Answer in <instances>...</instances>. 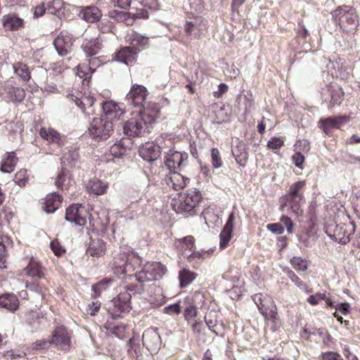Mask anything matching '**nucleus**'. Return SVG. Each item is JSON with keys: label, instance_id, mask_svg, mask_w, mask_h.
<instances>
[{"label": "nucleus", "instance_id": "nucleus-1", "mask_svg": "<svg viewBox=\"0 0 360 360\" xmlns=\"http://www.w3.org/2000/svg\"><path fill=\"white\" fill-rule=\"evenodd\" d=\"M160 117V108L156 103H148L147 108L141 110L139 115L127 120L123 131L125 135L130 137L142 136L149 132V127Z\"/></svg>", "mask_w": 360, "mask_h": 360}, {"label": "nucleus", "instance_id": "nucleus-2", "mask_svg": "<svg viewBox=\"0 0 360 360\" xmlns=\"http://www.w3.org/2000/svg\"><path fill=\"white\" fill-rule=\"evenodd\" d=\"M141 258L134 252H120L115 256L110 263V266L115 275L118 277L133 272L141 266Z\"/></svg>", "mask_w": 360, "mask_h": 360}, {"label": "nucleus", "instance_id": "nucleus-3", "mask_svg": "<svg viewBox=\"0 0 360 360\" xmlns=\"http://www.w3.org/2000/svg\"><path fill=\"white\" fill-rule=\"evenodd\" d=\"M334 21L346 32H353L359 25L355 9L347 6H338L331 13Z\"/></svg>", "mask_w": 360, "mask_h": 360}, {"label": "nucleus", "instance_id": "nucleus-4", "mask_svg": "<svg viewBox=\"0 0 360 360\" xmlns=\"http://www.w3.org/2000/svg\"><path fill=\"white\" fill-rule=\"evenodd\" d=\"M165 265L157 262H148L134 274L137 282H151L160 279L166 273Z\"/></svg>", "mask_w": 360, "mask_h": 360}, {"label": "nucleus", "instance_id": "nucleus-5", "mask_svg": "<svg viewBox=\"0 0 360 360\" xmlns=\"http://www.w3.org/2000/svg\"><path fill=\"white\" fill-rule=\"evenodd\" d=\"M202 199L200 192L194 188L179 196V200L173 203V209L177 213H191Z\"/></svg>", "mask_w": 360, "mask_h": 360}, {"label": "nucleus", "instance_id": "nucleus-6", "mask_svg": "<svg viewBox=\"0 0 360 360\" xmlns=\"http://www.w3.org/2000/svg\"><path fill=\"white\" fill-rule=\"evenodd\" d=\"M114 131L112 120L103 117H95L89 128L90 136L98 141L108 139Z\"/></svg>", "mask_w": 360, "mask_h": 360}, {"label": "nucleus", "instance_id": "nucleus-7", "mask_svg": "<svg viewBox=\"0 0 360 360\" xmlns=\"http://www.w3.org/2000/svg\"><path fill=\"white\" fill-rule=\"evenodd\" d=\"M171 144L169 139L165 140L162 135L155 139V143H147L139 150L140 155L146 161L152 162L158 158L161 151Z\"/></svg>", "mask_w": 360, "mask_h": 360}, {"label": "nucleus", "instance_id": "nucleus-8", "mask_svg": "<svg viewBox=\"0 0 360 360\" xmlns=\"http://www.w3.org/2000/svg\"><path fill=\"white\" fill-rule=\"evenodd\" d=\"M111 304L108 311L112 319H117L121 317L122 313H127L131 309L130 295L127 291H120L117 297L112 300Z\"/></svg>", "mask_w": 360, "mask_h": 360}, {"label": "nucleus", "instance_id": "nucleus-9", "mask_svg": "<svg viewBox=\"0 0 360 360\" xmlns=\"http://www.w3.org/2000/svg\"><path fill=\"white\" fill-rule=\"evenodd\" d=\"M321 94L323 101L329 104V108L340 105L343 101L344 92L337 84L326 85L322 88Z\"/></svg>", "mask_w": 360, "mask_h": 360}, {"label": "nucleus", "instance_id": "nucleus-10", "mask_svg": "<svg viewBox=\"0 0 360 360\" xmlns=\"http://www.w3.org/2000/svg\"><path fill=\"white\" fill-rule=\"evenodd\" d=\"M148 95L147 89L140 84H133L129 92L126 96V101L129 105L134 107L147 108L146 106V98Z\"/></svg>", "mask_w": 360, "mask_h": 360}, {"label": "nucleus", "instance_id": "nucleus-11", "mask_svg": "<svg viewBox=\"0 0 360 360\" xmlns=\"http://www.w3.org/2000/svg\"><path fill=\"white\" fill-rule=\"evenodd\" d=\"M0 96L6 102H22L25 97L23 88L13 86L11 82H6L0 88Z\"/></svg>", "mask_w": 360, "mask_h": 360}, {"label": "nucleus", "instance_id": "nucleus-12", "mask_svg": "<svg viewBox=\"0 0 360 360\" xmlns=\"http://www.w3.org/2000/svg\"><path fill=\"white\" fill-rule=\"evenodd\" d=\"M86 210L84 206L72 204L66 209L65 219L77 226H83L86 223Z\"/></svg>", "mask_w": 360, "mask_h": 360}, {"label": "nucleus", "instance_id": "nucleus-13", "mask_svg": "<svg viewBox=\"0 0 360 360\" xmlns=\"http://www.w3.org/2000/svg\"><path fill=\"white\" fill-rule=\"evenodd\" d=\"M355 229L356 226L354 221H349L348 224H340L335 227L333 234L330 235V237L345 245L349 241L350 236L354 234Z\"/></svg>", "mask_w": 360, "mask_h": 360}, {"label": "nucleus", "instance_id": "nucleus-14", "mask_svg": "<svg viewBox=\"0 0 360 360\" xmlns=\"http://www.w3.org/2000/svg\"><path fill=\"white\" fill-rule=\"evenodd\" d=\"M143 345L151 353H157L161 346V339L157 329L149 328L142 335Z\"/></svg>", "mask_w": 360, "mask_h": 360}, {"label": "nucleus", "instance_id": "nucleus-15", "mask_svg": "<svg viewBox=\"0 0 360 360\" xmlns=\"http://www.w3.org/2000/svg\"><path fill=\"white\" fill-rule=\"evenodd\" d=\"M53 45L58 53L64 56L73 51V39L67 32H61L55 39Z\"/></svg>", "mask_w": 360, "mask_h": 360}, {"label": "nucleus", "instance_id": "nucleus-16", "mask_svg": "<svg viewBox=\"0 0 360 360\" xmlns=\"http://www.w3.org/2000/svg\"><path fill=\"white\" fill-rule=\"evenodd\" d=\"M70 336L66 328L60 326L56 328L52 334L51 344L55 345L58 349L68 350L70 347Z\"/></svg>", "mask_w": 360, "mask_h": 360}, {"label": "nucleus", "instance_id": "nucleus-17", "mask_svg": "<svg viewBox=\"0 0 360 360\" xmlns=\"http://www.w3.org/2000/svg\"><path fill=\"white\" fill-rule=\"evenodd\" d=\"M165 165L172 172L176 169H180L184 162L187 160L188 155L174 150L165 152Z\"/></svg>", "mask_w": 360, "mask_h": 360}, {"label": "nucleus", "instance_id": "nucleus-18", "mask_svg": "<svg viewBox=\"0 0 360 360\" xmlns=\"http://www.w3.org/2000/svg\"><path fill=\"white\" fill-rule=\"evenodd\" d=\"M39 135L42 139L50 143L56 144L58 148L63 147L66 141V136L60 134L53 128L41 127Z\"/></svg>", "mask_w": 360, "mask_h": 360}, {"label": "nucleus", "instance_id": "nucleus-19", "mask_svg": "<svg viewBox=\"0 0 360 360\" xmlns=\"http://www.w3.org/2000/svg\"><path fill=\"white\" fill-rule=\"evenodd\" d=\"M139 53V49H136L134 46L129 45L128 46L121 48L117 52H116L114 59L117 61L129 65L136 60Z\"/></svg>", "mask_w": 360, "mask_h": 360}, {"label": "nucleus", "instance_id": "nucleus-20", "mask_svg": "<svg viewBox=\"0 0 360 360\" xmlns=\"http://www.w3.org/2000/svg\"><path fill=\"white\" fill-rule=\"evenodd\" d=\"M101 104L103 112L101 117L112 120V122L120 120V116L123 114V111L115 102L108 101Z\"/></svg>", "mask_w": 360, "mask_h": 360}, {"label": "nucleus", "instance_id": "nucleus-21", "mask_svg": "<svg viewBox=\"0 0 360 360\" xmlns=\"http://www.w3.org/2000/svg\"><path fill=\"white\" fill-rule=\"evenodd\" d=\"M348 121L347 116L328 117L325 119H321L319 123L323 131L328 134L332 128L339 129L340 126Z\"/></svg>", "mask_w": 360, "mask_h": 360}, {"label": "nucleus", "instance_id": "nucleus-22", "mask_svg": "<svg viewBox=\"0 0 360 360\" xmlns=\"http://www.w3.org/2000/svg\"><path fill=\"white\" fill-rule=\"evenodd\" d=\"M103 49L102 41L98 38L85 39L82 44V49L86 57L94 56Z\"/></svg>", "mask_w": 360, "mask_h": 360}, {"label": "nucleus", "instance_id": "nucleus-23", "mask_svg": "<svg viewBox=\"0 0 360 360\" xmlns=\"http://www.w3.org/2000/svg\"><path fill=\"white\" fill-rule=\"evenodd\" d=\"M63 201V197L58 193L54 192L48 194L45 198L44 210L47 213H54L60 206Z\"/></svg>", "mask_w": 360, "mask_h": 360}, {"label": "nucleus", "instance_id": "nucleus-24", "mask_svg": "<svg viewBox=\"0 0 360 360\" xmlns=\"http://www.w3.org/2000/svg\"><path fill=\"white\" fill-rule=\"evenodd\" d=\"M79 15L86 22L94 23L98 22L101 18L102 13L98 7L91 6L82 9Z\"/></svg>", "mask_w": 360, "mask_h": 360}, {"label": "nucleus", "instance_id": "nucleus-25", "mask_svg": "<svg viewBox=\"0 0 360 360\" xmlns=\"http://www.w3.org/2000/svg\"><path fill=\"white\" fill-rule=\"evenodd\" d=\"M188 179L184 178L180 173L175 171L171 172L169 176H167L165 181L169 187L174 190L179 191L186 185Z\"/></svg>", "mask_w": 360, "mask_h": 360}, {"label": "nucleus", "instance_id": "nucleus-26", "mask_svg": "<svg viewBox=\"0 0 360 360\" xmlns=\"http://www.w3.org/2000/svg\"><path fill=\"white\" fill-rule=\"evenodd\" d=\"M100 65V60L98 58H94L89 60V65H78L77 75L80 78H84L86 80L90 78L91 73L95 70V67Z\"/></svg>", "mask_w": 360, "mask_h": 360}, {"label": "nucleus", "instance_id": "nucleus-27", "mask_svg": "<svg viewBox=\"0 0 360 360\" xmlns=\"http://www.w3.org/2000/svg\"><path fill=\"white\" fill-rule=\"evenodd\" d=\"M232 155L240 167H244L246 165L248 156L244 143H239L234 146L232 148Z\"/></svg>", "mask_w": 360, "mask_h": 360}, {"label": "nucleus", "instance_id": "nucleus-28", "mask_svg": "<svg viewBox=\"0 0 360 360\" xmlns=\"http://www.w3.org/2000/svg\"><path fill=\"white\" fill-rule=\"evenodd\" d=\"M86 188L89 192L96 195H100L104 194L106 192L108 188V183L102 181L98 179L94 178L88 182Z\"/></svg>", "mask_w": 360, "mask_h": 360}, {"label": "nucleus", "instance_id": "nucleus-29", "mask_svg": "<svg viewBox=\"0 0 360 360\" xmlns=\"http://www.w3.org/2000/svg\"><path fill=\"white\" fill-rule=\"evenodd\" d=\"M3 25L7 30H18L23 25V20L14 14H9L4 16Z\"/></svg>", "mask_w": 360, "mask_h": 360}, {"label": "nucleus", "instance_id": "nucleus-30", "mask_svg": "<svg viewBox=\"0 0 360 360\" xmlns=\"http://www.w3.org/2000/svg\"><path fill=\"white\" fill-rule=\"evenodd\" d=\"M70 172L65 167H62L58 172L55 181V185L58 188L67 189L70 185Z\"/></svg>", "mask_w": 360, "mask_h": 360}, {"label": "nucleus", "instance_id": "nucleus-31", "mask_svg": "<svg viewBox=\"0 0 360 360\" xmlns=\"http://www.w3.org/2000/svg\"><path fill=\"white\" fill-rule=\"evenodd\" d=\"M19 305L17 297L12 294L0 296V306L10 311H15Z\"/></svg>", "mask_w": 360, "mask_h": 360}, {"label": "nucleus", "instance_id": "nucleus-32", "mask_svg": "<svg viewBox=\"0 0 360 360\" xmlns=\"http://www.w3.org/2000/svg\"><path fill=\"white\" fill-rule=\"evenodd\" d=\"M197 277V274L188 269H181L179 272V285L181 288L188 286Z\"/></svg>", "mask_w": 360, "mask_h": 360}, {"label": "nucleus", "instance_id": "nucleus-33", "mask_svg": "<svg viewBox=\"0 0 360 360\" xmlns=\"http://www.w3.org/2000/svg\"><path fill=\"white\" fill-rule=\"evenodd\" d=\"M6 155V159L1 165V171L4 173H11L15 169L18 158L14 152L7 153Z\"/></svg>", "mask_w": 360, "mask_h": 360}, {"label": "nucleus", "instance_id": "nucleus-34", "mask_svg": "<svg viewBox=\"0 0 360 360\" xmlns=\"http://www.w3.org/2000/svg\"><path fill=\"white\" fill-rule=\"evenodd\" d=\"M14 72L23 82H28L31 78V72L27 65L25 63L18 62L13 65Z\"/></svg>", "mask_w": 360, "mask_h": 360}, {"label": "nucleus", "instance_id": "nucleus-35", "mask_svg": "<svg viewBox=\"0 0 360 360\" xmlns=\"http://www.w3.org/2000/svg\"><path fill=\"white\" fill-rule=\"evenodd\" d=\"M105 243L101 240L92 241L87 249V254L91 257H101L105 252Z\"/></svg>", "mask_w": 360, "mask_h": 360}, {"label": "nucleus", "instance_id": "nucleus-36", "mask_svg": "<svg viewBox=\"0 0 360 360\" xmlns=\"http://www.w3.org/2000/svg\"><path fill=\"white\" fill-rule=\"evenodd\" d=\"M146 282H138L136 284H129L124 286L122 291H127L130 295V299L132 295H141L146 290Z\"/></svg>", "mask_w": 360, "mask_h": 360}, {"label": "nucleus", "instance_id": "nucleus-37", "mask_svg": "<svg viewBox=\"0 0 360 360\" xmlns=\"http://www.w3.org/2000/svg\"><path fill=\"white\" fill-rule=\"evenodd\" d=\"M302 199L303 195H295L292 197H283L282 200L289 204L292 212L299 214L300 212V202Z\"/></svg>", "mask_w": 360, "mask_h": 360}, {"label": "nucleus", "instance_id": "nucleus-38", "mask_svg": "<svg viewBox=\"0 0 360 360\" xmlns=\"http://www.w3.org/2000/svg\"><path fill=\"white\" fill-rule=\"evenodd\" d=\"M184 30L188 37L191 38H198L201 34V28L197 22H186Z\"/></svg>", "mask_w": 360, "mask_h": 360}, {"label": "nucleus", "instance_id": "nucleus-39", "mask_svg": "<svg viewBox=\"0 0 360 360\" xmlns=\"http://www.w3.org/2000/svg\"><path fill=\"white\" fill-rule=\"evenodd\" d=\"M112 280L110 278H104L101 281L94 284L91 286V290L94 292L93 297L94 298L100 297L102 292L105 290L112 283Z\"/></svg>", "mask_w": 360, "mask_h": 360}, {"label": "nucleus", "instance_id": "nucleus-40", "mask_svg": "<svg viewBox=\"0 0 360 360\" xmlns=\"http://www.w3.org/2000/svg\"><path fill=\"white\" fill-rule=\"evenodd\" d=\"M24 274L33 278H41L42 272L39 264L34 261H30L27 266L24 269Z\"/></svg>", "mask_w": 360, "mask_h": 360}, {"label": "nucleus", "instance_id": "nucleus-41", "mask_svg": "<svg viewBox=\"0 0 360 360\" xmlns=\"http://www.w3.org/2000/svg\"><path fill=\"white\" fill-rule=\"evenodd\" d=\"M286 274L288 278L293 282L300 290L309 293L312 291V289H309L307 285L297 276L295 272L290 269H288Z\"/></svg>", "mask_w": 360, "mask_h": 360}, {"label": "nucleus", "instance_id": "nucleus-42", "mask_svg": "<svg viewBox=\"0 0 360 360\" xmlns=\"http://www.w3.org/2000/svg\"><path fill=\"white\" fill-rule=\"evenodd\" d=\"M75 101L76 105L84 112L86 109L93 106L95 100L93 96L84 95L81 98H76Z\"/></svg>", "mask_w": 360, "mask_h": 360}, {"label": "nucleus", "instance_id": "nucleus-43", "mask_svg": "<svg viewBox=\"0 0 360 360\" xmlns=\"http://www.w3.org/2000/svg\"><path fill=\"white\" fill-rule=\"evenodd\" d=\"M130 45L136 49H139V52L144 49L148 44V38L138 34H134L132 38H130Z\"/></svg>", "mask_w": 360, "mask_h": 360}, {"label": "nucleus", "instance_id": "nucleus-44", "mask_svg": "<svg viewBox=\"0 0 360 360\" xmlns=\"http://www.w3.org/2000/svg\"><path fill=\"white\" fill-rule=\"evenodd\" d=\"M63 6L64 3L62 0H51L47 4V12L50 14L58 15Z\"/></svg>", "mask_w": 360, "mask_h": 360}, {"label": "nucleus", "instance_id": "nucleus-45", "mask_svg": "<svg viewBox=\"0 0 360 360\" xmlns=\"http://www.w3.org/2000/svg\"><path fill=\"white\" fill-rule=\"evenodd\" d=\"M290 264L298 271H304L308 268L307 261L300 257H293L290 259Z\"/></svg>", "mask_w": 360, "mask_h": 360}, {"label": "nucleus", "instance_id": "nucleus-46", "mask_svg": "<svg viewBox=\"0 0 360 360\" xmlns=\"http://www.w3.org/2000/svg\"><path fill=\"white\" fill-rule=\"evenodd\" d=\"M305 181H297L292 184L290 186L288 193L286 194L284 197H292L295 195H302V194L300 193V191L304 186Z\"/></svg>", "mask_w": 360, "mask_h": 360}, {"label": "nucleus", "instance_id": "nucleus-47", "mask_svg": "<svg viewBox=\"0 0 360 360\" xmlns=\"http://www.w3.org/2000/svg\"><path fill=\"white\" fill-rule=\"evenodd\" d=\"M284 145V138L279 136V137H272L267 142V148L276 150L280 149L281 147H283Z\"/></svg>", "mask_w": 360, "mask_h": 360}, {"label": "nucleus", "instance_id": "nucleus-48", "mask_svg": "<svg viewBox=\"0 0 360 360\" xmlns=\"http://www.w3.org/2000/svg\"><path fill=\"white\" fill-rule=\"evenodd\" d=\"M275 307H276V305L273 298L271 296L267 295L266 300H264V302L262 304V306L259 307V312L262 315H266V311Z\"/></svg>", "mask_w": 360, "mask_h": 360}, {"label": "nucleus", "instance_id": "nucleus-49", "mask_svg": "<svg viewBox=\"0 0 360 360\" xmlns=\"http://www.w3.org/2000/svg\"><path fill=\"white\" fill-rule=\"evenodd\" d=\"M79 159V153L76 150H69L67 153H65L63 158L62 160L63 162H68L71 164H75V162Z\"/></svg>", "mask_w": 360, "mask_h": 360}, {"label": "nucleus", "instance_id": "nucleus-50", "mask_svg": "<svg viewBox=\"0 0 360 360\" xmlns=\"http://www.w3.org/2000/svg\"><path fill=\"white\" fill-rule=\"evenodd\" d=\"M232 237V232L222 229L220 233L219 246L221 249L225 248Z\"/></svg>", "mask_w": 360, "mask_h": 360}, {"label": "nucleus", "instance_id": "nucleus-51", "mask_svg": "<svg viewBox=\"0 0 360 360\" xmlns=\"http://www.w3.org/2000/svg\"><path fill=\"white\" fill-rule=\"evenodd\" d=\"M212 163L214 168H219L222 166V161L217 148L211 150Z\"/></svg>", "mask_w": 360, "mask_h": 360}, {"label": "nucleus", "instance_id": "nucleus-52", "mask_svg": "<svg viewBox=\"0 0 360 360\" xmlns=\"http://www.w3.org/2000/svg\"><path fill=\"white\" fill-rule=\"evenodd\" d=\"M213 312L210 311V313L207 314L205 316V321L206 325L207 326L208 328L215 334H217V332L215 329V328L217 326V321L213 320Z\"/></svg>", "mask_w": 360, "mask_h": 360}, {"label": "nucleus", "instance_id": "nucleus-53", "mask_svg": "<svg viewBox=\"0 0 360 360\" xmlns=\"http://www.w3.org/2000/svg\"><path fill=\"white\" fill-rule=\"evenodd\" d=\"M265 320H270L273 323H276L279 320L278 312H277V307L270 309L266 311V314L263 315Z\"/></svg>", "mask_w": 360, "mask_h": 360}, {"label": "nucleus", "instance_id": "nucleus-54", "mask_svg": "<svg viewBox=\"0 0 360 360\" xmlns=\"http://www.w3.org/2000/svg\"><path fill=\"white\" fill-rule=\"evenodd\" d=\"M98 27L103 33H108L112 32L113 25L110 20L103 19L100 22Z\"/></svg>", "mask_w": 360, "mask_h": 360}, {"label": "nucleus", "instance_id": "nucleus-55", "mask_svg": "<svg viewBox=\"0 0 360 360\" xmlns=\"http://www.w3.org/2000/svg\"><path fill=\"white\" fill-rule=\"evenodd\" d=\"M50 247L56 256H60L65 252L64 248L56 240L51 242Z\"/></svg>", "mask_w": 360, "mask_h": 360}, {"label": "nucleus", "instance_id": "nucleus-56", "mask_svg": "<svg viewBox=\"0 0 360 360\" xmlns=\"http://www.w3.org/2000/svg\"><path fill=\"white\" fill-rule=\"evenodd\" d=\"M197 308L191 302L189 306H187L184 310V316L186 320H188L196 316Z\"/></svg>", "mask_w": 360, "mask_h": 360}, {"label": "nucleus", "instance_id": "nucleus-57", "mask_svg": "<svg viewBox=\"0 0 360 360\" xmlns=\"http://www.w3.org/2000/svg\"><path fill=\"white\" fill-rule=\"evenodd\" d=\"M3 354L6 359H15L17 358H22L26 355L25 352H22V351L15 352L13 350L6 351L5 352H3Z\"/></svg>", "mask_w": 360, "mask_h": 360}, {"label": "nucleus", "instance_id": "nucleus-58", "mask_svg": "<svg viewBox=\"0 0 360 360\" xmlns=\"http://www.w3.org/2000/svg\"><path fill=\"white\" fill-rule=\"evenodd\" d=\"M164 310L165 313L170 315L179 314L181 312V307L179 304L176 303L168 305L165 307Z\"/></svg>", "mask_w": 360, "mask_h": 360}, {"label": "nucleus", "instance_id": "nucleus-59", "mask_svg": "<svg viewBox=\"0 0 360 360\" xmlns=\"http://www.w3.org/2000/svg\"><path fill=\"white\" fill-rule=\"evenodd\" d=\"M7 260V253L5 245L3 242H0V268H6V263Z\"/></svg>", "mask_w": 360, "mask_h": 360}, {"label": "nucleus", "instance_id": "nucleus-60", "mask_svg": "<svg viewBox=\"0 0 360 360\" xmlns=\"http://www.w3.org/2000/svg\"><path fill=\"white\" fill-rule=\"evenodd\" d=\"M107 329L113 335H115L116 337L120 338L124 332V327L122 326H111L110 325Z\"/></svg>", "mask_w": 360, "mask_h": 360}, {"label": "nucleus", "instance_id": "nucleus-61", "mask_svg": "<svg viewBox=\"0 0 360 360\" xmlns=\"http://www.w3.org/2000/svg\"><path fill=\"white\" fill-rule=\"evenodd\" d=\"M326 294L324 293H316V295H313L309 296L307 298V302L311 305H316L319 303V300H325Z\"/></svg>", "mask_w": 360, "mask_h": 360}, {"label": "nucleus", "instance_id": "nucleus-62", "mask_svg": "<svg viewBox=\"0 0 360 360\" xmlns=\"http://www.w3.org/2000/svg\"><path fill=\"white\" fill-rule=\"evenodd\" d=\"M182 247L186 250H192L194 247V238L188 236L182 239Z\"/></svg>", "mask_w": 360, "mask_h": 360}, {"label": "nucleus", "instance_id": "nucleus-63", "mask_svg": "<svg viewBox=\"0 0 360 360\" xmlns=\"http://www.w3.org/2000/svg\"><path fill=\"white\" fill-rule=\"evenodd\" d=\"M266 228L268 230L276 234H281L284 231L283 226L279 223L268 224Z\"/></svg>", "mask_w": 360, "mask_h": 360}, {"label": "nucleus", "instance_id": "nucleus-64", "mask_svg": "<svg viewBox=\"0 0 360 360\" xmlns=\"http://www.w3.org/2000/svg\"><path fill=\"white\" fill-rule=\"evenodd\" d=\"M322 360H343V359L338 353L328 352L323 354Z\"/></svg>", "mask_w": 360, "mask_h": 360}]
</instances>
